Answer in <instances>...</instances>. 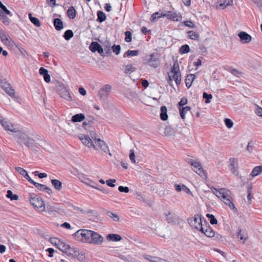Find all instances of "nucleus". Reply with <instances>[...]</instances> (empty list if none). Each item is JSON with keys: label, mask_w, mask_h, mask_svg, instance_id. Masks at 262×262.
<instances>
[{"label": "nucleus", "mask_w": 262, "mask_h": 262, "mask_svg": "<svg viewBox=\"0 0 262 262\" xmlns=\"http://www.w3.org/2000/svg\"><path fill=\"white\" fill-rule=\"evenodd\" d=\"M228 71L231 72V73L236 76H239V75L241 74V72L235 69L234 68H232L230 67L228 69Z\"/></svg>", "instance_id": "obj_54"}, {"label": "nucleus", "mask_w": 262, "mask_h": 262, "mask_svg": "<svg viewBox=\"0 0 262 262\" xmlns=\"http://www.w3.org/2000/svg\"><path fill=\"white\" fill-rule=\"evenodd\" d=\"M53 24L55 28L57 31H60L63 28V25L62 21L58 18L54 19Z\"/></svg>", "instance_id": "obj_20"}, {"label": "nucleus", "mask_w": 262, "mask_h": 262, "mask_svg": "<svg viewBox=\"0 0 262 262\" xmlns=\"http://www.w3.org/2000/svg\"><path fill=\"white\" fill-rule=\"evenodd\" d=\"M10 123L8 121L6 120L5 119H4L3 117L0 116V124L5 129V126H7L8 125V124Z\"/></svg>", "instance_id": "obj_59"}, {"label": "nucleus", "mask_w": 262, "mask_h": 262, "mask_svg": "<svg viewBox=\"0 0 262 262\" xmlns=\"http://www.w3.org/2000/svg\"><path fill=\"white\" fill-rule=\"evenodd\" d=\"M164 14H163L162 13H161V14L157 12H156L155 13H154L151 16V18H150V20L151 21H156V20L158 18H161L162 17H163L164 16H163Z\"/></svg>", "instance_id": "obj_48"}, {"label": "nucleus", "mask_w": 262, "mask_h": 262, "mask_svg": "<svg viewBox=\"0 0 262 262\" xmlns=\"http://www.w3.org/2000/svg\"><path fill=\"white\" fill-rule=\"evenodd\" d=\"M14 138L16 141L21 145L24 144L25 145V143L27 142L29 137L25 133L19 131L18 133L14 135Z\"/></svg>", "instance_id": "obj_8"}, {"label": "nucleus", "mask_w": 262, "mask_h": 262, "mask_svg": "<svg viewBox=\"0 0 262 262\" xmlns=\"http://www.w3.org/2000/svg\"><path fill=\"white\" fill-rule=\"evenodd\" d=\"M96 145L98 146L103 152L108 151V147L105 142L101 139H97L96 141Z\"/></svg>", "instance_id": "obj_18"}, {"label": "nucleus", "mask_w": 262, "mask_h": 262, "mask_svg": "<svg viewBox=\"0 0 262 262\" xmlns=\"http://www.w3.org/2000/svg\"><path fill=\"white\" fill-rule=\"evenodd\" d=\"M191 166L193 167V170L201 177H205V173L202 168L200 162L195 161L192 159H189L188 161Z\"/></svg>", "instance_id": "obj_6"}, {"label": "nucleus", "mask_w": 262, "mask_h": 262, "mask_svg": "<svg viewBox=\"0 0 262 262\" xmlns=\"http://www.w3.org/2000/svg\"><path fill=\"white\" fill-rule=\"evenodd\" d=\"M190 109V107L188 106L183 107H179L180 114L182 119H185L186 114L189 112Z\"/></svg>", "instance_id": "obj_26"}, {"label": "nucleus", "mask_w": 262, "mask_h": 262, "mask_svg": "<svg viewBox=\"0 0 262 262\" xmlns=\"http://www.w3.org/2000/svg\"><path fill=\"white\" fill-rule=\"evenodd\" d=\"M121 237L119 235L116 234H109L107 236V239L108 241L114 242L120 241H121Z\"/></svg>", "instance_id": "obj_30"}, {"label": "nucleus", "mask_w": 262, "mask_h": 262, "mask_svg": "<svg viewBox=\"0 0 262 262\" xmlns=\"http://www.w3.org/2000/svg\"><path fill=\"white\" fill-rule=\"evenodd\" d=\"M139 54V51L138 50H128L123 55V57L126 56H137Z\"/></svg>", "instance_id": "obj_39"}, {"label": "nucleus", "mask_w": 262, "mask_h": 262, "mask_svg": "<svg viewBox=\"0 0 262 262\" xmlns=\"http://www.w3.org/2000/svg\"><path fill=\"white\" fill-rule=\"evenodd\" d=\"M6 196L8 198H10L11 200H17L18 199V195L16 194H13V192L10 190L7 191Z\"/></svg>", "instance_id": "obj_47"}, {"label": "nucleus", "mask_w": 262, "mask_h": 262, "mask_svg": "<svg viewBox=\"0 0 262 262\" xmlns=\"http://www.w3.org/2000/svg\"><path fill=\"white\" fill-rule=\"evenodd\" d=\"M106 15L103 12H102L101 11H98L97 19V21L102 23L106 19Z\"/></svg>", "instance_id": "obj_37"}, {"label": "nucleus", "mask_w": 262, "mask_h": 262, "mask_svg": "<svg viewBox=\"0 0 262 262\" xmlns=\"http://www.w3.org/2000/svg\"><path fill=\"white\" fill-rule=\"evenodd\" d=\"M203 97L205 99V103H209L210 102V100L212 98L211 94H208L206 92L203 93Z\"/></svg>", "instance_id": "obj_50"}, {"label": "nucleus", "mask_w": 262, "mask_h": 262, "mask_svg": "<svg viewBox=\"0 0 262 262\" xmlns=\"http://www.w3.org/2000/svg\"><path fill=\"white\" fill-rule=\"evenodd\" d=\"M10 85L5 79L2 80L0 82V86L3 90L6 89L7 87H9Z\"/></svg>", "instance_id": "obj_57"}, {"label": "nucleus", "mask_w": 262, "mask_h": 262, "mask_svg": "<svg viewBox=\"0 0 262 262\" xmlns=\"http://www.w3.org/2000/svg\"><path fill=\"white\" fill-rule=\"evenodd\" d=\"M5 129L7 131H10L12 133H14L16 134L19 130H18L17 128L15 127V126L12 124L11 123H9L8 125L7 126H5Z\"/></svg>", "instance_id": "obj_33"}, {"label": "nucleus", "mask_w": 262, "mask_h": 262, "mask_svg": "<svg viewBox=\"0 0 262 262\" xmlns=\"http://www.w3.org/2000/svg\"><path fill=\"white\" fill-rule=\"evenodd\" d=\"M129 159L132 162L136 163L135 152L133 149L130 150Z\"/></svg>", "instance_id": "obj_62"}, {"label": "nucleus", "mask_w": 262, "mask_h": 262, "mask_svg": "<svg viewBox=\"0 0 262 262\" xmlns=\"http://www.w3.org/2000/svg\"><path fill=\"white\" fill-rule=\"evenodd\" d=\"M251 189H252V186L251 185H248V190H247V193H248L247 198H248V201H250L252 198V195L251 194V193H252Z\"/></svg>", "instance_id": "obj_61"}, {"label": "nucleus", "mask_w": 262, "mask_h": 262, "mask_svg": "<svg viewBox=\"0 0 262 262\" xmlns=\"http://www.w3.org/2000/svg\"><path fill=\"white\" fill-rule=\"evenodd\" d=\"M91 239L89 243L96 245H100L103 242V237L101 236L99 233L92 230L91 233Z\"/></svg>", "instance_id": "obj_9"}, {"label": "nucleus", "mask_w": 262, "mask_h": 262, "mask_svg": "<svg viewBox=\"0 0 262 262\" xmlns=\"http://www.w3.org/2000/svg\"><path fill=\"white\" fill-rule=\"evenodd\" d=\"M224 122L226 125V126L228 128H231L233 125V121L229 119V118H226L224 119Z\"/></svg>", "instance_id": "obj_53"}, {"label": "nucleus", "mask_w": 262, "mask_h": 262, "mask_svg": "<svg viewBox=\"0 0 262 262\" xmlns=\"http://www.w3.org/2000/svg\"><path fill=\"white\" fill-rule=\"evenodd\" d=\"M67 14L69 17L70 19H74L76 17V11L75 10L73 6H71L69 8L67 11Z\"/></svg>", "instance_id": "obj_32"}, {"label": "nucleus", "mask_w": 262, "mask_h": 262, "mask_svg": "<svg viewBox=\"0 0 262 262\" xmlns=\"http://www.w3.org/2000/svg\"><path fill=\"white\" fill-rule=\"evenodd\" d=\"M60 95L62 98L67 101H70L72 100V96L66 88H63L61 90Z\"/></svg>", "instance_id": "obj_19"}, {"label": "nucleus", "mask_w": 262, "mask_h": 262, "mask_svg": "<svg viewBox=\"0 0 262 262\" xmlns=\"http://www.w3.org/2000/svg\"><path fill=\"white\" fill-rule=\"evenodd\" d=\"M217 197L221 199L226 205L228 206L230 208L232 209L235 211H237V209L235 207L230 196V191L227 190L225 192L217 193Z\"/></svg>", "instance_id": "obj_3"}, {"label": "nucleus", "mask_w": 262, "mask_h": 262, "mask_svg": "<svg viewBox=\"0 0 262 262\" xmlns=\"http://www.w3.org/2000/svg\"><path fill=\"white\" fill-rule=\"evenodd\" d=\"M189 223L191 226L193 227L198 230L203 231V227L202 224V217L200 215L195 214L193 217V219L191 220L190 222L189 221Z\"/></svg>", "instance_id": "obj_5"}, {"label": "nucleus", "mask_w": 262, "mask_h": 262, "mask_svg": "<svg viewBox=\"0 0 262 262\" xmlns=\"http://www.w3.org/2000/svg\"><path fill=\"white\" fill-rule=\"evenodd\" d=\"M51 183L54 186L55 189L60 190L62 188V183L60 181L56 179L51 180Z\"/></svg>", "instance_id": "obj_36"}, {"label": "nucleus", "mask_w": 262, "mask_h": 262, "mask_svg": "<svg viewBox=\"0 0 262 262\" xmlns=\"http://www.w3.org/2000/svg\"><path fill=\"white\" fill-rule=\"evenodd\" d=\"M106 214L108 216L112 218L114 221L118 222L119 221V217L116 213L108 211L106 212Z\"/></svg>", "instance_id": "obj_42"}, {"label": "nucleus", "mask_w": 262, "mask_h": 262, "mask_svg": "<svg viewBox=\"0 0 262 262\" xmlns=\"http://www.w3.org/2000/svg\"><path fill=\"white\" fill-rule=\"evenodd\" d=\"M230 168L232 173L234 174H237L238 170V161L237 159L234 158H231L229 159Z\"/></svg>", "instance_id": "obj_15"}, {"label": "nucleus", "mask_w": 262, "mask_h": 262, "mask_svg": "<svg viewBox=\"0 0 262 262\" xmlns=\"http://www.w3.org/2000/svg\"><path fill=\"white\" fill-rule=\"evenodd\" d=\"M206 236L209 237H213L215 235V232L211 227L208 226L207 227L206 229H204L203 227V231H201Z\"/></svg>", "instance_id": "obj_21"}, {"label": "nucleus", "mask_w": 262, "mask_h": 262, "mask_svg": "<svg viewBox=\"0 0 262 262\" xmlns=\"http://www.w3.org/2000/svg\"><path fill=\"white\" fill-rule=\"evenodd\" d=\"M238 36L240 38V41L243 43H248L252 40V37L244 31L239 32Z\"/></svg>", "instance_id": "obj_12"}, {"label": "nucleus", "mask_w": 262, "mask_h": 262, "mask_svg": "<svg viewBox=\"0 0 262 262\" xmlns=\"http://www.w3.org/2000/svg\"><path fill=\"white\" fill-rule=\"evenodd\" d=\"M195 78V76L194 74H191L187 76L185 79V83L186 86L189 88L191 85L192 82Z\"/></svg>", "instance_id": "obj_23"}, {"label": "nucleus", "mask_w": 262, "mask_h": 262, "mask_svg": "<svg viewBox=\"0 0 262 262\" xmlns=\"http://www.w3.org/2000/svg\"><path fill=\"white\" fill-rule=\"evenodd\" d=\"M180 72L179 64L177 62H174L172 67L171 68L170 73Z\"/></svg>", "instance_id": "obj_51"}, {"label": "nucleus", "mask_w": 262, "mask_h": 262, "mask_svg": "<svg viewBox=\"0 0 262 262\" xmlns=\"http://www.w3.org/2000/svg\"><path fill=\"white\" fill-rule=\"evenodd\" d=\"M77 259L80 261H82L85 259V254L83 252H79V251L75 255Z\"/></svg>", "instance_id": "obj_60"}, {"label": "nucleus", "mask_w": 262, "mask_h": 262, "mask_svg": "<svg viewBox=\"0 0 262 262\" xmlns=\"http://www.w3.org/2000/svg\"><path fill=\"white\" fill-rule=\"evenodd\" d=\"M91 232L92 230L80 229L74 234V236L77 241L89 243Z\"/></svg>", "instance_id": "obj_2"}, {"label": "nucleus", "mask_w": 262, "mask_h": 262, "mask_svg": "<svg viewBox=\"0 0 262 262\" xmlns=\"http://www.w3.org/2000/svg\"><path fill=\"white\" fill-rule=\"evenodd\" d=\"M29 201L36 210L41 212L46 211V206L43 201L36 194H30Z\"/></svg>", "instance_id": "obj_1"}, {"label": "nucleus", "mask_w": 262, "mask_h": 262, "mask_svg": "<svg viewBox=\"0 0 262 262\" xmlns=\"http://www.w3.org/2000/svg\"><path fill=\"white\" fill-rule=\"evenodd\" d=\"M118 190L121 192L127 193L129 192V188L128 187H126V186L124 187L122 186H120L118 187Z\"/></svg>", "instance_id": "obj_64"}, {"label": "nucleus", "mask_w": 262, "mask_h": 262, "mask_svg": "<svg viewBox=\"0 0 262 262\" xmlns=\"http://www.w3.org/2000/svg\"><path fill=\"white\" fill-rule=\"evenodd\" d=\"M187 99L186 98H183L181 101L178 103V107H183V106L187 104Z\"/></svg>", "instance_id": "obj_63"}, {"label": "nucleus", "mask_w": 262, "mask_h": 262, "mask_svg": "<svg viewBox=\"0 0 262 262\" xmlns=\"http://www.w3.org/2000/svg\"><path fill=\"white\" fill-rule=\"evenodd\" d=\"M169 81L168 83L170 84V82L174 80L177 85H179L181 83V73L180 72L177 73H169L168 74Z\"/></svg>", "instance_id": "obj_13"}, {"label": "nucleus", "mask_w": 262, "mask_h": 262, "mask_svg": "<svg viewBox=\"0 0 262 262\" xmlns=\"http://www.w3.org/2000/svg\"><path fill=\"white\" fill-rule=\"evenodd\" d=\"M67 250L65 251V253H66L68 255H76V253L79 252V250L74 247H71L70 245H69V247L67 248Z\"/></svg>", "instance_id": "obj_31"}, {"label": "nucleus", "mask_w": 262, "mask_h": 262, "mask_svg": "<svg viewBox=\"0 0 262 262\" xmlns=\"http://www.w3.org/2000/svg\"><path fill=\"white\" fill-rule=\"evenodd\" d=\"M29 18L31 22L36 27H40L41 26L39 20L37 18L32 16L31 13L29 14Z\"/></svg>", "instance_id": "obj_35"}, {"label": "nucleus", "mask_w": 262, "mask_h": 262, "mask_svg": "<svg viewBox=\"0 0 262 262\" xmlns=\"http://www.w3.org/2000/svg\"><path fill=\"white\" fill-rule=\"evenodd\" d=\"M46 211L49 212V214H51L53 212H56L59 210V208L56 205H52L51 204H47L46 207Z\"/></svg>", "instance_id": "obj_29"}, {"label": "nucleus", "mask_w": 262, "mask_h": 262, "mask_svg": "<svg viewBox=\"0 0 262 262\" xmlns=\"http://www.w3.org/2000/svg\"><path fill=\"white\" fill-rule=\"evenodd\" d=\"M5 92L8 94L10 97H13L15 96V91L12 89L11 85H10L9 87H7L6 89L4 90Z\"/></svg>", "instance_id": "obj_46"}, {"label": "nucleus", "mask_w": 262, "mask_h": 262, "mask_svg": "<svg viewBox=\"0 0 262 262\" xmlns=\"http://www.w3.org/2000/svg\"><path fill=\"white\" fill-rule=\"evenodd\" d=\"M190 50V48L188 45H184L181 46V47L180 49V52L181 54H185L188 52H189Z\"/></svg>", "instance_id": "obj_49"}, {"label": "nucleus", "mask_w": 262, "mask_h": 262, "mask_svg": "<svg viewBox=\"0 0 262 262\" xmlns=\"http://www.w3.org/2000/svg\"><path fill=\"white\" fill-rule=\"evenodd\" d=\"M74 36V33L73 31L71 30H68L66 31L64 33L63 37L67 40H70L71 38H72Z\"/></svg>", "instance_id": "obj_41"}, {"label": "nucleus", "mask_w": 262, "mask_h": 262, "mask_svg": "<svg viewBox=\"0 0 262 262\" xmlns=\"http://www.w3.org/2000/svg\"><path fill=\"white\" fill-rule=\"evenodd\" d=\"M34 185L37 189L41 191H46L47 193H48L50 195L53 192L52 190L45 185L41 184L35 182L34 183Z\"/></svg>", "instance_id": "obj_17"}, {"label": "nucleus", "mask_w": 262, "mask_h": 262, "mask_svg": "<svg viewBox=\"0 0 262 262\" xmlns=\"http://www.w3.org/2000/svg\"><path fill=\"white\" fill-rule=\"evenodd\" d=\"M189 37L193 40H198L199 38V35L193 31H190L188 32Z\"/></svg>", "instance_id": "obj_44"}, {"label": "nucleus", "mask_w": 262, "mask_h": 262, "mask_svg": "<svg viewBox=\"0 0 262 262\" xmlns=\"http://www.w3.org/2000/svg\"><path fill=\"white\" fill-rule=\"evenodd\" d=\"M161 113L160 117L161 120L166 121L168 119V115L167 114V107L165 106H162L160 108Z\"/></svg>", "instance_id": "obj_24"}, {"label": "nucleus", "mask_w": 262, "mask_h": 262, "mask_svg": "<svg viewBox=\"0 0 262 262\" xmlns=\"http://www.w3.org/2000/svg\"><path fill=\"white\" fill-rule=\"evenodd\" d=\"M0 19L2 20L3 23L5 24V25H9L10 23V19L4 15V13L3 12V14L1 15H0Z\"/></svg>", "instance_id": "obj_52"}, {"label": "nucleus", "mask_w": 262, "mask_h": 262, "mask_svg": "<svg viewBox=\"0 0 262 262\" xmlns=\"http://www.w3.org/2000/svg\"><path fill=\"white\" fill-rule=\"evenodd\" d=\"M124 72L125 74H130L134 72H135L136 70V68L132 64H127L123 66Z\"/></svg>", "instance_id": "obj_28"}, {"label": "nucleus", "mask_w": 262, "mask_h": 262, "mask_svg": "<svg viewBox=\"0 0 262 262\" xmlns=\"http://www.w3.org/2000/svg\"><path fill=\"white\" fill-rule=\"evenodd\" d=\"M237 236L241 240L243 241V243H244L245 242L248 238V236H247V233H242L241 229L238 230Z\"/></svg>", "instance_id": "obj_40"}, {"label": "nucleus", "mask_w": 262, "mask_h": 262, "mask_svg": "<svg viewBox=\"0 0 262 262\" xmlns=\"http://www.w3.org/2000/svg\"><path fill=\"white\" fill-rule=\"evenodd\" d=\"M157 56V54H156L146 55L145 58L146 64L154 68L158 67L160 65V61Z\"/></svg>", "instance_id": "obj_4"}, {"label": "nucleus", "mask_w": 262, "mask_h": 262, "mask_svg": "<svg viewBox=\"0 0 262 262\" xmlns=\"http://www.w3.org/2000/svg\"><path fill=\"white\" fill-rule=\"evenodd\" d=\"M56 241L58 242V244H57V247L60 250L63 251V252H65L66 250L67 249V248L69 247V245H67L60 241Z\"/></svg>", "instance_id": "obj_34"}, {"label": "nucleus", "mask_w": 262, "mask_h": 262, "mask_svg": "<svg viewBox=\"0 0 262 262\" xmlns=\"http://www.w3.org/2000/svg\"><path fill=\"white\" fill-rule=\"evenodd\" d=\"M85 118V116L82 114H77L72 116V121L73 122H81Z\"/></svg>", "instance_id": "obj_27"}, {"label": "nucleus", "mask_w": 262, "mask_h": 262, "mask_svg": "<svg viewBox=\"0 0 262 262\" xmlns=\"http://www.w3.org/2000/svg\"><path fill=\"white\" fill-rule=\"evenodd\" d=\"M165 216L167 222L169 224L175 225L179 223L180 218L174 213H172L171 212H168L167 213H165Z\"/></svg>", "instance_id": "obj_10"}, {"label": "nucleus", "mask_w": 262, "mask_h": 262, "mask_svg": "<svg viewBox=\"0 0 262 262\" xmlns=\"http://www.w3.org/2000/svg\"><path fill=\"white\" fill-rule=\"evenodd\" d=\"M206 216L209 220L211 224L215 225L217 224V220L213 214L207 213Z\"/></svg>", "instance_id": "obj_45"}, {"label": "nucleus", "mask_w": 262, "mask_h": 262, "mask_svg": "<svg viewBox=\"0 0 262 262\" xmlns=\"http://www.w3.org/2000/svg\"><path fill=\"white\" fill-rule=\"evenodd\" d=\"M15 169L20 174L22 175L24 177L28 173L26 170L20 167H16Z\"/></svg>", "instance_id": "obj_55"}, {"label": "nucleus", "mask_w": 262, "mask_h": 262, "mask_svg": "<svg viewBox=\"0 0 262 262\" xmlns=\"http://www.w3.org/2000/svg\"><path fill=\"white\" fill-rule=\"evenodd\" d=\"M79 139L85 146L89 147H93L94 148H96L95 145L94 144L92 139L88 135L81 134L79 136Z\"/></svg>", "instance_id": "obj_11"}, {"label": "nucleus", "mask_w": 262, "mask_h": 262, "mask_svg": "<svg viewBox=\"0 0 262 262\" xmlns=\"http://www.w3.org/2000/svg\"><path fill=\"white\" fill-rule=\"evenodd\" d=\"M163 16H166L168 19L173 21H178L179 20V16L176 13L172 14H164Z\"/></svg>", "instance_id": "obj_38"}, {"label": "nucleus", "mask_w": 262, "mask_h": 262, "mask_svg": "<svg viewBox=\"0 0 262 262\" xmlns=\"http://www.w3.org/2000/svg\"><path fill=\"white\" fill-rule=\"evenodd\" d=\"M262 172V165L255 166L252 170L250 175L252 177L257 176L259 174Z\"/></svg>", "instance_id": "obj_25"}, {"label": "nucleus", "mask_w": 262, "mask_h": 262, "mask_svg": "<svg viewBox=\"0 0 262 262\" xmlns=\"http://www.w3.org/2000/svg\"><path fill=\"white\" fill-rule=\"evenodd\" d=\"M125 40L127 42H130L132 39V33H130V32L127 31L125 32Z\"/></svg>", "instance_id": "obj_56"}, {"label": "nucleus", "mask_w": 262, "mask_h": 262, "mask_svg": "<svg viewBox=\"0 0 262 262\" xmlns=\"http://www.w3.org/2000/svg\"><path fill=\"white\" fill-rule=\"evenodd\" d=\"M112 86L110 84L103 85L99 91L98 96L100 100L107 98L111 92Z\"/></svg>", "instance_id": "obj_7"}, {"label": "nucleus", "mask_w": 262, "mask_h": 262, "mask_svg": "<svg viewBox=\"0 0 262 262\" xmlns=\"http://www.w3.org/2000/svg\"><path fill=\"white\" fill-rule=\"evenodd\" d=\"M25 146L32 149H35V148H38L37 144L35 143L34 140L31 137H30L29 139H28L27 142L25 143Z\"/></svg>", "instance_id": "obj_22"}, {"label": "nucleus", "mask_w": 262, "mask_h": 262, "mask_svg": "<svg viewBox=\"0 0 262 262\" xmlns=\"http://www.w3.org/2000/svg\"><path fill=\"white\" fill-rule=\"evenodd\" d=\"M233 5V1L232 0H224L221 2L220 4V6L222 7L223 9H224L228 6H232Z\"/></svg>", "instance_id": "obj_43"}, {"label": "nucleus", "mask_w": 262, "mask_h": 262, "mask_svg": "<svg viewBox=\"0 0 262 262\" xmlns=\"http://www.w3.org/2000/svg\"><path fill=\"white\" fill-rule=\"evenodd\" d=\"M89 48L92 52L97 51L101 55L103 53V49L102 47L96 41H93L91 42Z\"/></svg>", "instance_id": "obj_14"}, {"label": "nucleus", "mask_w": 262, "mask_h": 262, "mask_svg": "<svg viewBox=\"0 0 262 262\" xmlns=\"http://www.w3.org/2000/svg\"><path fill=\"white\" fill-rule=\"evenodd\" d=\"M0 39L5 45L9 46L10 45V37L3 30H0Z\"/></svg>", "instance_id": "obj_16"}, {"label": "nucleus", "mask_w": 262, "mask_h": 262, "mask_svg": "<svg viewBox=\"0 0 262 262\" xmlns=\"http://www.w3.org/2000/svg\"><path fill=\"white\" fill-rule=\"evenodd\" d=\"M112 50L114 53L118 55L120 52L121 47L119 45H114L112 47Z\"/></svg>", "instance_id": "obj_58"}]
</instances>
